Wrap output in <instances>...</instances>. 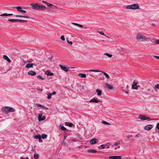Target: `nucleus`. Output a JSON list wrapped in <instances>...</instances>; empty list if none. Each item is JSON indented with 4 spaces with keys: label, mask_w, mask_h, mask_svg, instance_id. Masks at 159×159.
I'll use <instances>...</instances> for the list:
<instances>
[{
    "label": "nucleus",
    "mask_w": 159,
    "mask_h": 159,
    "mask_svg": "<svg viewBox=\"0 0 159 159\" xmlns=\"http://www.w3.org/2000/svg\"><path fill=\"white\" fill-rule=\"evenodd\" d=\"M32 8L35 10H44L46 7L43 5L39 3H35L32 5Z\"/></svg>",
    "instance_id": "f257e3e1"
},
{
    "label": "nucleus",
    "mask_w": 159,
    "mask_h": 159,
    "mask_svg": "<svg viewBox=\"0 0 159 159\" xmlns=\"http://www.w3.org/2000/svg\"><path fill=\"white\" fill-rule=\"evenodd\" d=\"M139 118L143 121L147 120L148 121H149L151 120H158L157 119H151L150 117L142 115H139Z\"/></svg>",
    "instance_id": "f03ea898"
},
{
    "label": "nucleus",
    "mask_w": 159,
    "mask_h": 159,
    "mask_svg": "<svg viewBox=\"0 0 159 159\" xmlns=\"http://www.w3.org/2000/svg\"><path fill=\"white\" fill-rule=\"evenodd\" d=\"M139 7L137 4H133L128 5L126 8L128 9H139Z\"/></svg>",
    "instance_id": "7ed1b4c3"
},
{
    "label": "nucleus",
    "mask_w": 159,
    "mask_h": 159,
    "mask_svg": "<svg viewBox=\"0 0 159 159\" xmlns=\"http://www.w3.org/2000/svg\"><path fill=\"white\" fill-rule=\"evenodd\" d=\"M137 39L138 40L141 41H144L147 40V38L145 35L141 34H138L137 36Z\"/></svg>",
    "instance_id": "20e7f679"
},
{
    "label": "nucleus",
    "mask_w": 159,
    "mask_h": 159,
    "mask_svg": "<svg viewBox=\"0 0 159 159\" xmlns=\"http://www.w3.org/2000/svg\"><path fill=\"white\" fill-rule=\"evenodd\" d=\"M59 66L61 68V70L64 71L66 72H68L69 70V67L68 66H66L62 65H60Z\"/></svg>",
    "instance_id": "39448f33"
},
{
    "label": "nucleus",
    "mask_w": 159,
    "mask_h": 159,
    "mask_svg": "<svg viewBox=\"0 0 159 159\" xmlns=\"http://www.w3.org/2000/svg\"><path fill=\"white\" fill-rule=\"evenodd\" d=\"M137 82L135 81H134L133 82V84L132 85V88L133 89H138V87H139V86H137Z\"/></svg>",
    "instance_id": "423d86ee"
},
{
    "label": "nucleus",
    "mask_w": 159,
    "mask_h": 159,
    "mask_svg": "<svg viewBox=\"0 0 159 159\" xmlns=\"http://www.w3.org/2000/svg\"><path fill=\"white\" fill-rule=\"evenodd\" d=\"M98 140L97 139L95 138H93V139H91L90 141V143L91 144H94L98 142Z\"/></svg>",
    "instance_id": "0eeeda50"
},
{
    "label": "nucleus",
    "mask_w": 159,
    "mask_h": 159,
    "mask_svg": "<svg viewBox=\"0 0 159 159\" xmlns=\"http://www.w3.org/2000/svg\"><path fill=\"white\" fill-rule=\"evenodd\" d=\"M90 102L98 103L99 102H100V100H98V98H97L95 97L91 99L90 101Z\"/></svg>",
    "instance_id": "6e6552de"
},
{
    "label": "nucleus",
    "mask_w": 159,
    "mask_h": 159,
    "mask_svg": "<svg viewBox=\"0 0 159 159\" xmlns=\"http://www.w3.org/2000/svg\"><path fill=\"white\" fill-rule=\"evenodd\" d=\"M122 157L119 156H110L109 157V159H121Z\"/></svg>",
    "instance_id": "1a4fd4ad"
},
{
    "label": "nucleus",
    "mask_w": 159,
    "mask_h": 159,
    "mask_svg": "<svg viewBox=\"0 0 159 159\" xmlns=\"http://www.w3.org/2000/svg\"><path fill=\"white\" fill-rule=\"evenodd\" d=\"M38 119L39 121H41L45 119V117L44 116H42V115L40 114L38 116Z\"/></svg>",
    "instance_id": "9d476101"
},
{
    "label": "nucleus",
    "mask_w": 159,
    "mask_h": 159,
    "mask_svg": "<svg viewBox=\"0 0 159 159\" xmlns=\"http://www.w3.org/2000/svg\"><path fill=\"white\" fill-rule=\"evenodd\" d=\"M152 128V126L151 125H148L146 126L144 128V129L145 130H151Z\"/></svg>",
    "instance_id": "9b49d317"
},
{
    "label": "nucleus",
    "mask_w": 159,
    "mask_h": 159,
    "mask_svg": "<svg viewBox=\"0 0 159 159\" xmlns=\"http://www.w3.org/2000/svg\"><path fill=\"white\" fill-rule=\"evenodd\" d=\"M57 9V8L56 6H53L52 4L50 3V11H56Z\"/></svg>",
    "instance_id": "f8f14e48"
},
{
    "label": "nucleus",
    "mask_w": 159,
    "mask_h": 159,
    "mask_svg": "<svg viewBox=\"0 0 159 159\" xmlns=\"http://www.w3.org/2000/svg\"><path fill=\"white\" fill-rule=\"evenodd\" d=\"M2 110L5 112H9V107H3L2 108Z\"/></svg>",
    "instance_id": "ddd939ff"
},
{
    "label": "nucleus",
    "mask_w": 159,
    "mask_h": 159,
    "mask_svg": "<svg viewBox=\"0 0 159 159\" xmlns=\"http://www.w3.org/2000/svg\"><path fill=\"white\" fill-rule=\"evenodd\" d=\"M28 74L31 75H36V72L34 71L31 70L29 71Z\"/></svg>",
    "instance_id": "4468645a"
},
{
    "label": "nucleus",
    "mask_w": 159,
    "mask_h": 159,
    "mask_svg": "<svg viewBox=\"0 0 159 159\" xmlns=\"http://www.w3.org/2000/svg\"><path fill=\"white\" fill-rule=\"evenodd\" d=\"M3 58L7 60L8 62H10L11 61L10 59L6 55H4L3 56Z\"/></svg>",
    "instance_id": "2eb2a0df"
},
{
    "label": "nucleus",
    "mask_w": 159,
    "mask_h": 159,
    "mask_svg": "<svg viewBox=\"0 0 159 159\" xmlns=\"http://www.w3.org/2000/svg\"><path fill=\"white\" fill-rule=\"evenodd\" d=\"M65 124L66 125L69 126L70 127H72L73 126V124L72 123H70L69 122H66L65 123Z\"/></svg>",
    "instance_id": "dca6fc26"
},
{
    "label": "nucleus",
    "mask_w": 159,
    "mask_h": 159,
    "mask_svg": "<svg viewBox=\"0 0 159 159\" xmlns=\"http://www.w3.org/2000/svg\"><path fill=\"white\" fill-rule=\"evenodd\" d=\"M106 87L109 89H113V87L112 85L106 83Z\"/></svg>",
    "instance_id": "f3484780"
},
{
    "label": "nucleus",
    "mask_w": 159,
    "mask_h": 159,
    "mask_svg": "<svg viewBox=\"0 0 159 159\" xmlns=\"http://www.w3.org/2000/svg\"><path fill=\"white\" fill-rule=\"evenodd\" d=\"M33 65L34 64L33 63H28L26 64V67L28 68H32L33 67Z\"/></svg>",
    "instance_id": "a211bd4d"
},
{
    "label": "nucleus",
    "mask_w": 159,
    "mask_h": 159,
    "mask_svg": "<svg viewBox=\"0 0 159 159\" xmlns=\"http://www.w3.org/2000/svg\"><path fill=\"white\" fill-rule=\"evenodd\" d=\"M87 152L89 153H93L96 152L97 151L95 150L89 149L87 150Z\"/></svg>",
    "instance_id": "6ab92c4d"
},
{
    "label": "nucleus",
    "mask_w": 159,
    "mask_h": 159,
    "mask_svg": "<svg viewBox=\"0 0 159 159\" xmlns=\"http://www.w3.org/2000/svg\"><path fill=\"white\" fill-rule=\"evenodd\" d=\"M78 75L81 78H85L86 77V75L84 74L80 73Z\"/></svg>",
    "instance_id": "aec40b11"
},
{
    "label": "nucleus",
    "mask_w": 159,
    "mask_h": 159,
    "mask_svg": "<svg viewBox=\"0 0 159 159\" xmlns=\"http://www.w3.org/2000/svg\"><path fill=\"white\" fill-rule=\"evenodd\" d=\"M16 17H24L26 18H30V17L29 16H22L21 15H17L15 16Z\"/></svg>",
    "instance_id": "412c9836"
},
{
    "label": "nucleus",
    "mask_w": 159,
    "mask_h": 159,
    "mask_svg": "<svg viewBox=\"0 0 159 159\" xmlns=\"http://www.w3.org/2000/svg\"><path fill=\"white\" fill-rule=\"evenodd\" d=\"M96 92L97 93V94L98 96H100L102 94V91L98 89L96 90Z\"/></svg>",
    "instance_id": "4be33fe9"
},
{
    "label": "nucleus",
    "mask_w": 159,
    "mask_h": 159,
    "mask_svg": "<svg viewBox=\"0 0 159 159\" xmlns=\"http://www.w3.org/2000/svg\"><path fill=\"white\" fill-rule=\"evenodd\" d=\"M9 112H14L15 111V110L12 107H9Z\"/></svg>",
    "instance_id": "5701e85b"
},
{
    "label": "nucleus",
    "mask_w": 159,
    "mask_h": 159,
    "mask_svg": "<svg viewBox=\"0 0 159 159\" xmlns=\"http://www.w3.org/2000/svg\"><path fill=\"white\" fill-rule=\"evenodd\" d=\"M105 147L106 146L105 145L102 144L98 147V148L99 149H104Z\"/></svg>",
    "instance_id": "b1692460"
},
{
    "label": "nucleus",
    "mask_w": 159,
    "mask_h": 159,
    "mask_svg": "<svg viewBox=\"0 0 159 159\" xmlns=\"http://www.w3.org/2000/svg\"><path fill=\"white\" fill-rule=\"evenodd\" d=\"M154 89L156 91L157 89H159V84L155 85Z\"/></svg>",
    "instance_id": "393cba45"
},
{
    "label": "nucleus",
    "mask_w": 159,
    "mask_h": 159,
    "mask_svg": "<svg viewBox=\"0 0 159 159\" xmlns=\"http://www.w3.org/2000/svg\"><path fill=\"white\" fill-rule=\"evenodd\" d=\"M72 24H73V25H75L76 26H78L80 27V28H82V27H83V25H80V24H78L77 23H72Z\"/></svg>",
    "instance_id": "a878e982"
},
{
    "label": "nucleus",
    "mask_w": 159,
    "mask_h": 159,
    "mask_svg": "<svg viewBox=\"0 0 159 159\" xmlns=\"http://www.w3.org/2000/svg\"><path fill=\"white\" fill-rule=\"evenodd\" d=\"M41 137V136L40 134H39L38 135L34 136V138L35 139H39Z\"/></svg>",
    "instance_id": "bb28decb"
},
{
    "label": "nucleus",
    "mask_w": 159,
    "mask_h": 159,
    "mask_svg": "<svg viewBox=\"0 0 159 159\" xmlns=\"http://www.w3.org/2000/svg\"><path fill=\"white\" fill-rule=\"evenodd\" d=\"M60 129H61L62 130H63V131L67 130V131H68V129H67L65 127H64L63 126H61V125H60Z\"/></svg>",
    "instance_id": "cd10ccee"
},
{
    "label": "nucleus",
    "mask_w": 159,
    "mask_h": 159,
    "mask_svg": "<svg viewBox=\"0 0 159 159\" xmlns=\"http://www.w3.org/2000/svg\"><path fill=\"white\" fill-rule=\"evenodd\" d=\"M34 157L35 159H38L39 158V155L38 154H34Z\"/></svg>",
    "instance_id": "c85d7f7f"
},
{
    "label": "nucleus",
    "mask_w": 159,
    "mask_h": 159,
    "mask_svg": "<svg viewBox=\"0 0 159 159\" xmlns=\"http://www.w3.org/2000/svg\"><path fill=\"white\" fill-rule=\"evenodd\" d=\"M101 72H102L104 74V75H105V76H106V77L107 78V79H109L110 78V76L108 75L106 73V72H103L102 71H101Z\"/></svg>",
    "instance_id": "c756f323"
},
{
    "label": "nucleus",
    "mask_w": 159,
    "mask_h": 159,
    "mask_svg": "<svg viewBox=\"0 0 159 159\" xmlns=\"http://www.w3.org/2000/svg\"><path fill=\"white\" fill-rule=\"evenodd\" d=\"M55 56H52L50 58V61H54L56 59Z\"/></svg>",
    "instance_id": "7c9ffc66"
},
{
    "label": "nucleus",
    "mask_w": 159,
    "mask_h": 159,
    "mask_svg": "<svg viewBox=\"0 0 159 159\" xmlns=\"http://www.w3.org/2000/svg\"><path fill=\"white\" fill-rule=\"evenodd\" d=\"M16 9L17 10V11L20 12V11H21V10H22V7H21L20 6H18V7H16Z\"/></svg>",
    "instance_id": "2f4dec72"
},
{
    "label": "nucleus",
    "mask_w": 159,
    "mask_h": 159,
    "mask_svg": "<svg viewBox=\"0 0 159 159\" xmlns=\"http://www.w3.org/2000/svg\"><path fill=\"white\" fill-rule=\"evenodd\" d=\"M47 134H43L42 135V136H41V137L43 139L46 138H47Z\"/></svg>",
    "instance_id": "473e14b6"
},
{
    "label": "nucleus",
    "mask_w": 159,
    "mask_h": 159,
    "mask_svg": "<svg viewBox=\"0 0 159 159\" xmlns=\"http://www.w3.org/2000/svg\"><path fill=\"white\" fill-rule=\"evenodd\" d=\"M89 71L90 72H101V71L98 70H89Z\"/></svg>",
    "instance_id": "72a5a7b5"
},
{
    "label": "nucleus",
    "mask_w": 159,
    "mask_h": 159,
    "mask_svg": "<svg viewBox=\"0 0 159 159\" xmlns=\"http://www.w3.org/2000/svg\"><path fill=\"white\" fill-rule=\"evenodd\" d=\"M104 55H106L110 58H111L112 57V55L111 54H109L108 53H105L104 54Z\"/></svg>",
    "instance_id": "f704fd0d"
},
{
    "label": "nucleus",
    "mask_w": 159,
    "mask_h": 159,
    "mask_svg": "<svg viewBox=\"0 0 159 159\" xmlns=\"http://www.w3.org/2000/svg\"><path fill=\"white\" fill-rule=\"evenodd\" d=\"M97 32L98 33H99V34H101L103 35V36H106V34H104V33L103 32H102V31H97Z\"/></svg>",
    "instance_id": "c9c22d12"
},
{
    "label": "nucleus",
    "mask_w": 159,
    "mask_h": 159,
    "mask_svg": "<svg viewBox=\"0 0 159 159\" xmlns=\"http://www.w3.org/2000/svg\"><path fill=\"white\" fill-rule=\"evenodd\" d=\"M36 105L40 107L43 108L44 107V105H42L41 104H40L39 103H38L36 104Z\"/></svg>",
    "instance_id": "e433bc0d"
},
{
    "label": "nucleus",
    "mask_w": 159,
    "mask_h": 159,
    "mask_svg": "<svg viewBox=\"0 0 159 159\" xmlns=\"http://www.w3.org/2000/svg\"><path fill=\"white\" fill-rule=\"evenodd\" d=\"M7 13H4L3 14H1L0 16H7Z\"/></svg>",
    "instance_id": "4c0bfd02"
},
{
    "label": "nucleus",
    "mask_w": 159,
    "mask_h": 159,
    "mask_svg": "<svg viewBox=\"0 0 159 159\" xmlns=\"http://www.w3.org/2000/svg\"><path fill=\"white\" fill-rule=\"evenodd\" d=\"M45 74L47 75L48 76H50V70H48L45 73Z\"/></svg>",
    "instance_id": "58836bf2"
},
{
    "label": "nucleus",
    "mask_w": 159,
    "mask_h": 159,
    "mask_svg": "<svg viewBox=\"0 0 159 159\" xmlns=\"http://www.w3.org/2000/svg\"><path fill=\"white\" fill-rule=\"evenodd\" d=\"M8 21L15 22V19H9L8 20Z\"/></svg>",
    "instance_id": "ea45409f"
},
{
    "label": "nucleus",
    "mask_w": 159,
    "mask_h": 159,
    "mask_svg": "<svg viewBox=\"0 0 159 159\" xmlns=\"http://www.w3.org/2000/svg\"><path fill=\"white\" fill-rule=\"evenodd\" d=\"M102 123L105 125H110V123L104 121H102Z\"/></svg>",
    "instance_id": "a19ab883"
},
{
    "label": "nucleus",
    "mask_w": 159,
    "mask_h": 159,
    "mask_svg": "<svg viewBox=\"0 0 159 159\" xmlns=\"http://www.w3.org/2000/svg\"><path fill=\"white\" fill-rule=\"evenodd\" d=\"M42 2L43 3H45L48 6L50 7V3H48V2H46L44 1H42Z\"/></svg>",
    "instance_id": "79ce46f5"
},
{
    "label": "nucleus",
    "mask_w": 159,
    "mask_h": 159,
    "mask_svg": "<svg viewBox=\"0 0 159 159\" xmlns=\"http://www.w3.org/2000/svg\"><path fill=\"white\" fill-rule=\"evenodd\" d=\"M37 77L38 79L43 80V78L41 76L39 75H38L37 76Z\"/></svg>",
    "instance_id": "37998d69"
},
{
    "label": "nucleus",
    "mask_w": 159,
    "mask_h": 159,
    "mask_svg": "<svg viewBox=\"0 0 159 159\" xmlns=\"http://www.w3.org/2000/svg\"><path fill=\"white\" fill-rule=\"evenodd\" d=\"M61 39L63 41L65 40V38L64 35H62L61 37Z\"/></svg>",
    "instance_id": "c03bdc74"
},
{
    "label": "nucleus",
    "mask_w": 159,
    "mask_h": 159,
    "mask_svg": "<svg viewBox=\"0 0 159 159\" xmlns=\"http://www.w3.org/2000/svg\"><path fill=\"white\" fill-rule=\"evenodd\" d=\"M67 43L69 44L70 45H72V42L71 41H69L68 40H67Z\"/></svg>",
    "instance_id": "a18cd8bd"
},
{
    "label": "nucleus",
    "mask_w": 159,
    "mask_h": 159,
    "mask_svg": "<svg viewBox=\"0 0 159 159\" xmlns=\"http://www.w3.org/2000/svg\"><path fill=\"white\" fill-rule=\"evenodd\" d=\"M27 20H20V22H21V23H23V22H27Z\"/></svg>",
    "instance_id": "49530a36"
},
{
    "label": "nucleus",
    "mask_w": 159,
    "mask_h": 159,
    "mask_svg": "<svg viewBox=\"0 0 159 159\" xmlns=\"http://www.w3.org/2000/svg\"><path fill=\"white\" fill-rule=\"evenodd\" d=\"M56 93L55 91H54V92H53V93H50V98H51V96L52 95H55V94H56Z\"/></svg>",
    "instance_id": "de8ad7c7"
},
{
    "label": "nucleus",
    "mask_w": 159,
    "mask_h": 159,
    "mask_svg": "<svg viewBox=\"0 0 159 159\" xmlns=\"http://www.w3.org/2000/svg\"><path fill=\"white\" fill-rule=\"evenodd\" d=\"M154 43L157 44H159V40H157L154 41Z\"/></svg>",
    "instance_id": "09e8293b"
},
{
    "label": "nucleus",
    "mask_w": 159,
    "mask_h": 159,
    "mask_svg": "<svg viewBox=\"0 0 159 159\" xmlns=\"http://www.w3.org/2000/svg\"><path fill=\"white\" fill-rule=\"evenodd\" d=\"M110 144H111V143L109 142H108L107 143L106 146H107V145H108L107 146V148L108 149L110 148V146H109V145Z\"/></svg>",
    "instance_id": "8fccbe9b"
},
{
    "label": "nucleus",
    "mask_w": 159,
    "mask_h": 159,
    "mask_svg": "<svg viewBox=\"0 0 159 159\" xmlns=\"http://www.w3.org/2000/svg\"><path fill=\"white\" fill-rule=\"evenodd\" d=\"M72 141L75 142H77L78 141V139L76 138H73L72 140Z\"/></svg>",
    "instance_id": "3c124183"
},
{
    "label": "nucleus",
    "mask_w": 159,
    "mask_h": 159,
    "mask_svg": "<svg viewBox=\"0 0 159 159\" xmlns=\"http://www.w3.org/2000/svg\"><path fill=\"white\" fill-rule=\"evenodd\" d=\"M119 143H117V142H115L114 143V145L115 146H117L119 144Z\"/></svg>",
    "instance_id": "603ef678"
},
{
    "label": "nucleus",
    "mask_w": 159,
    "mask_h": 159,
    "mask_svg": "<svg viewBox=\"0 0 159 159\" xmlns=\"http://www.w3.org/2000/svg\"><path fill=\"white\" fill-rule=\"evenodd\" d=\"M154 57L157 59H159V56L154 55Z\"/></svg>",
    "instance_id": "864d4df0"
},
{
    "label": "nucleus",
    "mask_w": 159,
    "mask_h": 159,
    "mask_svg": "<svg viewBox=\"0 0 159 159\" xmlns=\"http://www.w3.org/2000/svg\"><path fill=\"white\" fill-rule=\"evenodd\" d=\"M20 12L23 13H25L26 12V11L25 10H21V11H20Z\"/></svg>",
    "instance_id": "5fc2aeb1"
},
{
    "label": "nucleus",
    "mask_w": 159,
    "mask_h": 159,
    "mask_svg": "<svg viewBox=\"0 0 159 159\" xmlns=\"http://www.w3.org/2000/svg\"><path fill=\"white\" fill-rule=\"evenodd\" d=\"M133 137V136L132 135H128L127 136V138L128 139H129L130 138V137Z\"/></svg>",
    "instance_id": "6e6d98bb"
},
{
    "label": "nucleus",
    "mask_w": 159,
    "mask_h": 159,
    "mask_svg": "<svg viewBox=\"0 0 159 159\" xmlns=\"http://www.w3.org/2000/svg\"><path fill=\"white\" fill-rule=\"evenodd\" d=\"M48 96L47 98L48 99H50V93H48L47 94Z\"/></svg>",
    "instance_id": "4d7b16f0"
},
{
    "label": "nucleus",
    "mask_w": 159,
    "mask_h": 159,
    "mask_svg": "<svg viewBox=\"0 0 159 159\" xmlns=\"http://www.w3.org/2000/svg\"><path fill=\"white\" fill-rule=\"evenodd\" d=\"M41 137L39 139V142H43V140L42 139Z\"/></svg>",
    "instance_id": "13d9d810"
},
{
    "label": "nucleus",
    "mask_w": 159,
    "mask_h": 159,
    "mask_svg": "<svg viewBox=\"0 0 159 159\" xmlns=\"http://www.w3.org/2000/svg\"><path fill=\"white\" fill-rule=\"evenodd\" d=\"M140 135V134H138L135 135V137H139Z\"/></svg>",
    "instance_id": "bf43d9fd"
},
{
    "label": "nucleus",
    "mask_w": 159,
    "mask_h": 159,
    "mask_svg": "<svg viewBox=\"0 0 159 159\" xmlns=\"http://www.w3.org/2000/svg\"><path fill=\"white\" fill-rule=\"evenodd\" d=\"M157 128L159 129V123H158L157 124Z\"/></svg>",
    "instance_id": "052dcab7"
},
{
    "label": "nucleus",
    "mask_w": 159,
    "mask_h": 159,
    "mask_svg": "<svg viewBox=\"0 0 159 159\" xmlns=\"http://www.w3.org/2000/svg\"><path fill=\"white\" fill-rule=\"evenodd\" d=\"M20 20H17V19H15V22H19Z\"/></svg>",
    "instance_id": "680f3d73"
},
{
    "label": "nucleus",
    "mask_w": 159,
    "mask_h": 159,
    "mask_svg": "<svg viewBox=\"0 0 159 159\" xmlns=\"http://www.w3.org/2000/svg\"><path fill=\"white\" fill-rule=\"evenodd\" d=\"M123 91L124 92L126 93H128V91H127L126 90H124Z\"/></svg>",
    "instance_id": "e2e57ef3"
},
{
    "label": "nucleus",
    "mask_w": 159,
    "mask_h": 159,
    "mask_svg": "<svg viewBox=\"0 0 159 159\" xmlns=\"http://www.w3.org/2000/svg\"><path fill=\"white\" fill-rule=\"evenodd\" d=\"M7 16H11L13 15L12 14H7Z\"/></svg>",
    "instance_id": "0e129e2a"
},
{
    "label": "nucleus",
    "mask_w": 159,
    "mask_h": 159,
    "mask_svg": "<svg viewBox=\"0 0 159 159\" xmlns=\"http://www.w3.org/2000/svg\"><path fill=\"white\" fill-rule=\"evenodd\" d=\"M53 75V74L52 73H51L50 72V76H52Z\"/></svg>",
    "instance_id": "69168bd1"
},
{
    "label": "nucleus",
    "mask_w": 159,
    "mask_h": 159,
    "mask_svg": "<svg viewBox=\"0 0 159 159\" xmlns=\"http://www.w3.org/2000/svg\"><path fill=\"white\" fill-rule=\"evenodd\" d=\"M43 108H44L45 109H48V108L47 107H45V106H44V107H43Z\"/></svg>",
    "instance_id": "338daca9"
},
{
    "label": "nucleus",
    "mask_w": 159,
    "mask_h": 159,
    "mask_svg": "<svg viewBox=\"0 0 159 159\" xmlns=\"http://www.w3.org/2000/svg\"><path fill=\"white\" fill-rule=\"evenodd\" d=\"M152 25L153 26H154L155 25L154 24H152Z\"/></svg>",
    "instance_id": "774afa93"
}]
</instances>
